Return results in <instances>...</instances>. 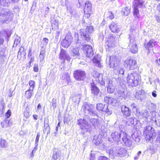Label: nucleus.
I'll return each mask as SVG.
<instances>
[{
    "mask_svg": "<svg viewBox=\"0 0 160 160\" xmlns=\"http://www.w3.org/2000/svg\"><path fill=\"white\" fill-rule=\"evenodd\" d=\"M93 28L92 26H87L85 30L80 29V34L85 42H91V39L90 34L93 31Z\"/></svg>",
    "mask_w": 160,
    "mask_h": 160,
    "instance_id": "obj_8",
    "label": "nucleus"
},
{
    "mask_svg": "<svg viewBox=\"0 0 160 160\" xmlns=\"http://www.w3.org/2000/svg\"><path fill=\"white\" fill-rule=\"evenodd\" d=\"M138 76L137 72H134L128 74L127 77L128 82L130 85L133 86H136L138 84Z\"/></svg>",
    "mask_w": 160,
    "mask_h": 160,
    "instance_id": "obj_9",
    "label": "nucleus"
},
{
    "mask_svg": "<svg viewBox=\"0 0 160 160\" xmlns=\"http://www.w3.org/2000/svg\"><path fill=\"white\" fill-rule=\"evenodd\" d=\"M96 108L99 112H104L108 115H110L112 113V109L109 108L107 104H103L101 103L97 104Z\"/></svg>",
    "mask_w": 160,
    "mask_h": 160,
    "instance_id": "obj_12",
    "label": "nucleus"
},
{
    "mask_svg": "<svg viewBox=\"0 0 160 160\" xmlns=\"http://www.w3.org/2000/svg\"><path fill=\"white\" fill-rule=\"evenodd\" d=\"M52 106L53 107V109L55 110L57 107V100L53 98L52 99Z\"/></svg>",
    "mask_w": 160,
    "mask_h": 160,
    "instance_id": "obj_51",
    "label": "nucleus"
},
{
    "mask_svg": "<svg viewBox=\"0 0 160 160\" xmlns=\"http://www.w3.org/2000/svg\"><path fill=\"white\" fill-rule=\"evenodd\" d=\"M125 132L122 131V130H120L119 132L115 131L112 132L111 135V137L112 139L111 140L112 141V140L118 143L120 141V140L122 139V136L123 133H124Z\"/></svg>",
    "mask_w": 160,
    "mask_h": 160,
    "instance_id": "obj_17",
    "label": "nucleus"
},
{
    "mask_svg": "<svg viewBox=\"0 0 160 160\" xmlns=\"http://www.w3.org/2000/svg\"><path fill=\"white\" fill-rule=\"evenodd\" d=\"M71 56L73 57H76L80 55L79 53V49L78 48H73L70 52Z\"/></svg>",
    "mask_w": 160,
    "mask_h": 160,
    "instance_id": "obj_34",
    "label": "nucleus"
},
{
    "mask_svg": "<svg viewBox=\"0 0 160 160\" xmlns=\"http://www.w3.org/2000/svg\"><path fill=\"white\" fill-rule=\"evenodd\" d=\"M85 4V7L84 9V12H91L92 5L91 2L88 1H87L85 3H83V4Z\"/></svg>",
    "mask_w": 160,
    "mask_h": 160,
    "instance_id": "obj_28",
    "label": "nucleus"
},
{
    "mask_svg": "<svg viewBox=\"0 0 160 160\" xmlns=\"http://www.w3.org/2000/svg\"><path fill=\"white\" fill-rule=\"evenodd\" d=\"M109 28L112 32L114 33H118L119 31L117 23L115 22H112L111 23L109 26Z\"/></svg>",
    "mask_w": 160,
    "mask_h": 160,
    "instance_id": "obj_29",
    "label": "nucleus"
},
{
    "mask_svg": "<svg viewBox=\"0 0 160 160\" xmlns=\"http://www.w3.org/2000/svg\"><path fill=\"white\" fill-rule=\"evenodd\" d=\"M145 1L144 0H133L132 2V7L133 9L134 16L138 18L140 17L138 8L143 7Z\"/></svg>",
    "mask_w": 160,
    "mask_h": 160,
    "instance_id": "obj_7",
    "label": "nucleus"
},
{
    "mask_svg": "<svg viewBox=\"0 0 160 160\" xmlns=\"http://www.w3.org/2000/svg\"><path fill=\"white\" fill-rule=\"evenodd\" d=\"M114 72L116 74L118 75L119 74L123 75L124 72V70L123 68H122L118 66L117 68H115L114 69Z\"/></svg>",
    "mask_w": 160,
    "mask_h": 160,
    "instance_id": "obj_36",
    "label": "nucleus"
},
{
    "mask_svg": "<svg viewBox=\"0 0 160 160\" xmlns=\"http://www.w3.org/2000/svg\"><path fill=\"white\" fill-rule=\"evenodd\" d=\"M0 4L2 6H7L8 3L6 2V0H0Z\"/></svg>",
    "mask_w": 160,
    "mask_h": 160,
    "instance_id": "obj_55",
    "label": "nucleus"
},
{
    "mask_svg": "<svg viewBox=\"0 0 160 160\" xmlns=\"http://www.w3.org/2000/svg\"><path fill=\"white\" fill-rule=\"evenodd\" d=\"M115 36L112 34L110 35L105 43L107 51L109 50V48L113 47L116 44Z\"/></svg>",
    "mask_w": 160,
    "mask_h": 160,
    "instance_id": "obj_11",
    "label": "nucleus"
},
{
    "mask_svg": "<svg viewBox=\"0 0 160 160\" xmlns=\"http://www.w3.org/2000/svg\"><path fill=\"white\" fill-rule=\"evenodd\" d=\"M130 7L126 6L123 8L121 11L122 13L124 15L128 16L130 12Z\"/></svg>",
    "mask_w": 160,
    "mask_h": 160,
    "instance_id": "obj_39",
    "label": "nucleus"
},
{
    "mask_svg": "<svg viewBox=\"0 0 160 160\" xmlns=\"http://www.w3.org/2000/svg\"><path fill=\"white\" fill-rule=\"evenodd\" d=\"M156 42L153 39H151L147 43H145L144 47L149 52H151L153 50V47L155 46Z\"/></svg>",
    "mask_w": 160,
    "mask_h": 160,
    "instance_id": "obj_22",
    "label": "nucleus"
},
{
    "mask_svg": "<svg viewBox=\"0 0 160 160\" xmlns=\"http://www.w3.org/2000/svg\"><path fill=\"white\" fill-rule=\"evenodd\" d=\"M127 152L124 148L120 147L111 148L107 150V152L109 156L115 159H116L117 157H125L126 155Z\"/></svg>",
    "mask_w": 160,
    "mask_h": 160,
    "instance_id": "obj_2",
    "label": "nucleus"
},
{
    "mask_svg": "<svg viewBox=\"0 0 160 160\" xmlns=\"http://www.w3.org/2000/svg\"><path fill=\"white\" fill-rule=\"evenodd\" d=\"M143 134L146 140L150 142L153 141L156 136L154 129L150 126H147L143 129Z\"/></svg>",
    "mask_w": 160,
    "mask_h": 160,
    "instance_id": "obj_5",
    "label": "nucleus"
},
{
    "mask_svg": "<svg viewBox=\"0 0 160 160\" xmlns=\"http://www.w3.org/2000/svg\"><path fill=\"white\" fill-rule=\"evenodd\" d=\"M62 155L61 152L58 149L54 148L52 151V159L54 160H56L60 159Z\"/></svg>",
    "mask_w": 160,
    "mask_h": 160,
    "instance_id": "obj_23",
    "label": "nucleus"
},
{
    "mask_svg": "<svg viewBox=\"0 0 160 160\" xmlns=\"http://www.w3.org/2000/svg\"><path fill=\"white\" fill-rule=\"evenodd\" d=\"M104 101L108 104H111L113 106L115 105L116 102V99L111 97H106L104 98Z\"/></svg>",
    "mask_w": 160,
    "mask_h": 160,
    "instance_id": "obj_27",
    "label": "nucleus"
},
{
    "mask_svg": "<svg viewBox=\"0 0 160 160\" xmlns=\"http://www.w3.org/2000/svg\"><path fill=\"white\" fill-rule=\"evenodd\" d=\"M87 120H88L92 125L95 128L96 127H98L100 126L99 122L95 118H90L89 117H85L83 119H80L77 122V124L80 125V128L85 132H89V129L91 127V125L89 123Z\"/></svg>",
    "mask_w": 160,
    "mask_h": 160,
    "instance_id": "obj_1",
    "label": "nucleus"
},
{
    "mask_svg": "<svg viewBox=\"0 0 160 160\" xmlns=\"http://www.w3.org/2000/svg\"><path fill=\"white\" fill-rule=\"evenodd\" d=\"M75 39L76 41L77 44L78 43L79 44V43H81L80 40L79 39V35L78 33H75Z\"/></svg>",
    "mask_w": 160,
    "mask_h": 160,
    "instance_id": "obj_56",
    "label": "nucleus"
},
{
    "mask_svg": "<svg viewBox=\"0 0 160 160\" xmlns=\"http://www.w3.org/2000/svg\"><path fill=\"white\" fill-rule=\"evenodd\" d=\"M105 18L106 17L109 19H112L114 18V15L112 12L108 11L107 12L105 13L104 14Z\"/></svg>",
    "mask_w": 160,
    "mask_h": 160,
    "instance_id": "obj_42",
    "label": "nucleus"
},
{
    "mask_svg": "<svg viewBox=\"0 0 160 160\" xmlns=\"http://www.w3.org/2000/svg\"><path fill=\"white\" fill-rule=\"evenodd\" d=\"M73 76L75 79L77 80H83L86 78V74L84 71L78 70L74 72Z\"/></svg>",
    "mask_w": 160,
    "mask_h": 160,
    "instance_id": "obj_16",
    "label": "nucleus"
},
{
    "mask_svg": "<svg viewBox=\"0 0 160 160\" xmlns=\"http://www.w3.org/2000/svg\"><path fill=\"white\" fill-rule=\"evenodd\" d=\"M122 140V143L125 146L130 148H133L134 147L132 144L133 141L132 140L131 137L128 136L126 132L123 133Z\"/></svg>",
    "mask_w": 160,
    "mask_h": 160,
    "instance_id": "obj_10",
    "label": "nucleus"
},
{
    "mask_svg": "<svg viewBox=\"0 0 160 160\" xmlns=\"http://www.w3.org/2000/svg\"><path fill=\"white\" fill-rule=\"evenodd\" d=\"M11 124L12 123L7 119H6L1 123V125L3 128H6L9 127Z\"/></svg>",
    "mask_w": 160,
    "mask_h": 160,
    "instance_id": "obj_35",
    "label": "nucleus"
},
{
    "mask_svg": "<svg viewBox=\"0 0 160 160\" xmlns=\"http://www.w3.org/2000/svg\"><path fill=\"white\" fill-rule=\"evenodd\" d=\"M61 79L63 81V82L65 84H68L70 81V76L68 73H63L61 78Z\"/></svg>",
    "mask_w": 160,
    "mask_h": 160,
    "instance_id": "obj_25",
    "label": "nucleus"
},
{
    "mask_svg": "<svg viewBox=\"0 0 160 160\" xmlns=\"http://www.w3.org/2000/svg\"><path fill=\"white\" fill-rule=\"evenodd\" d=\"M38 65L37 64H35L33 67V71L35 72H37L38 71Z\"/></svg>",
    "mask_w": 160,
    "mask_h": 160,
    "instance_id": "obj_64",
    "label": "nucleus"
},
{
    "mask_svg": "<svg viewBox=\"0 0 160 160\" xmlns=\"http://www.w3.org/2000/svg\"><path fill=\"white\" fill-rule=\"evenodd\" d=\"M115 95L116 98L122 99V98L124 96L125 94L124 92L119 90L117 93L115 94Z\"/></svg>",
    "mask_w": 160,
    "mask_h": 160,
    "instance_id": "obj_41",
    "label": "nucleus"
},
{
    "mask_svg": "<svg viewBox=\"0 0 160 160\" xmlns=\"http://www.w3.org/2000/svg\"><path fill=\"white\" fill-rule=\"evenodd\" d=\"M156 141L158 143H160V131H158V132Z\"/></svg>",
    "mask_w": 160,
    "mask_h": 160,
    "instance_id": "obj_62",
    "label": "nucleus"
},
{
    "mask_svg": "<svg viewBox=\"0 0 160 160\" xmlns=\"http://www.w3.org/2000/svg\"><path fill=\"white\" fill-rule=\"evenodd\" d=\"M82 50L84 55L88 58H91L93 55L92 48L90 46L84 45L83 46Z\"/></svg>",
    "mask_w": 160,
    "mask_h": 160,
    "instance_id": "obj_19",
    "label": "nucleus"
},
{
    "mask_svg": "<svg viewBox=\"0 0 160 160\" xmlns=\"http://www.w3.org/2000/svg\"><path fill=\"white\" fill-rule=\"evenodd\" d=\"M40 54L45 55L46 48L43 47H41Z\"/></svg>",
    "mask_w": 160,
    "mask_h": 160,
    "instance_id": "obj_58",
    "label": "nucleus"
},
{
    "mask_svg": "<svg viewBox=\"0 0 160 160\" xmlns=\"http://www.w3.org/2000/svg\"><path fill=\"white\" fill-rule=\"evenodd\" d=\"M0 145L1 147L5 148L7 147L8 143L4 139H1L0 141Z\"/></svg>",
    "mask_w": 160,
    "mask_h": 160,
    "instance_id": "obj_49",
    "label": "nucleus"
},
{
    "mask_svg": "<svg viewBox=\"0 0 160 160\" xmlns=\"http://www.w3.org/2000/svg\"><path fill=\"white\" fill-rule=\"evenodd\" d=\"M121 110L123 116L124 117H128L131 115V110L126 106L122 105V106Z\"/></svg>",
    "mask_w": 160,
    "mask_h": 160,
    "instance_id": "obj_24",
    "label": "nucleus"
},
{
    "mask_svg": "<svg viewBox=\"0 0 160 160\" xmlns=\"http://www.w3.org/2000/svg\"><path fill=\"white\" fill-rule=\"evenodd\" d=\"M11 115V112L10 110H8L6 113L5 117L7 118H9Z\"/></svg>",
    "mask_w": 160,
    "mask_h": 160,
    "instance_id": "obj_59",
    "label": "nucleus"
},
{
    "mask_svg": "<svg viewBox=\"0 0 160 160\" xmlns=\"http://www.w3.org/2000/svg\"><path fill=\"white\" fill-rule=\"evenodd\" d=\"M59 58L62 61L63 63L64 62L65 60L69 61L70 59L68 52L62 48L61 49Z\"/></svg>",
    "mask_w": 160,
    "mask_h": 160,
    "instance_id": "obj_20",
    "label": "nucleus"
},
{
    "mask_svg": "<svg viewBox=\"0 0 160 160\" xmlns=\"http://www.w3.org/2000/svg\"><path fill=\"white\" fill-rule=\"evenodd\" d=\"M157 125L158 126H160V117H158L157 119H156L155 120Z\"/></svg>",
    "mask_w": 160,
    "mask_h": 160,
    "instance_id": "obj_63",
    "label": "nucleus"
},
{
    "mask_svg": "<svg viewBox=\"0 0 160 160\" xmlns=\"http://www.w3.org/2000/svg\"><path fill=\"white\" fill-rule=\"evenodd\" d=\"M132 139L135 141L136 142H139L141 136L140 135V134L139 132L137 131H136L132 134Z\"/></svg>",
    "mask_w": 160,
    "mask_h": 160,
    "instance_id": "obj_31",
    "label": "nucleus"
},
{
    "mask_svg": "<svg viewBox=\"0 0 160 160\" xmlns=\"http://www.w3.org/2000/svg\"><path fill=\"white\" fill-rule=\"evenodd\" d=\"M82 108H83L84 112L86 116H98V112L95 110L94 106L92 105L85 102L83 104Z\"/></svg>",
    "mask_w": 160,
    "mask_h": 160,
    "instance_id": "obj_6",
    "label": "nucleus"
},
{
    "mask_svg": "<svg viewBox=\"0 0 160 160\" xmlns=\"http://www.w3.org/2000/svg\"><path fill=\"white\" fill-rule=\"evenodd\" d=\"M6 52L5 48H0V58H3L6 57Z\"/></svg>",
    "mask_w": 160,
    "mask_h": 160,
    "instance_id": "obj_44",
    "label": "nucleus"
},
{
    "mask_svg": "<svg viewBox=\"0 0 160 160\" xmlns=\"http://www.w3.org/2000/svg\"><path fill=\"white\" fill-rule=\"evenodd\" d=\"M110 67L111 68H117L120 64V59L115 56H113L108 58Z\"/></svg>",
    "mask_w": 160,
    "mask_h": 160,
    "instance_id": "obj_14",
    "label": "nucleus"
},
{
    "mask_svg": "<svg viewBox=\"0 0 160 160\" xmlns=\"http://www.w3.org/2000/svg\"><path fill=\"white\" fill-rule=\"evenodd\" d=\"M131 107L132 109L136 112L137 113L139 112V110L137 108V106L135 103H133L131 105Z\"/></svg>",
    "mask_w": 160,
    "mask_h": 160,
    "instance_id": "obj_53",
    "label": "nucleus"
},
{
    "mask_svg": "<svg viewBox=\"0 0 160 160\" xmlns=\"http://www.w3.org/2000/svg\"><path fill=\"white\" fill-rule=\"evenodd\" d=\"M81 99V95L80 94H78L77 96L73 97L72 101L75 103H78L80 102Z\"/></svg>",
    "mask_w": 160,
    "mask_h": 160,
    "instance_id": "obj_45",
    "label": "nucleus"
},
{
    "mask_svg": "<svg viewBox=\"0 0 160 160\" xmlns=\"http://www.w3.org/2000/svg\"><path fill=\"white\" fill-rule=\"evenodd\" d=\"M90 86L92 93L93 94L94 98H98L100 97L102 93L96 84L93 82L91 83Z\"/></svg>",
    "mask_w": 160,
    "mask_h": 160,
    "instance_id": "obj_15",
    "label": "nucleus"
},
{
    "mask_svg": "<svg viewBox=\"0 0 160 160\" xmlns=\"http://www.w3.org/2000/svg\"><path fill=\"white\" fill-rule=\"evenodd\" d=\"M127 122L129 123V125H132L134 124V119L133 118H131L128 120Z\"/></svg>",
    "mask_w": 160,
    "mask_h": 160,
    "instance_id": "obj_57",
    "label": "nucleus"
},
{
    "mask_svg": "<svg viewBox=\"0 0 160 160\" xmlns=\"http://www.w3.org/2000/svg\"><path fill=\"white\" fill-rule=\"evenodd\" d=\"M52 29L54 30L58 29V21L54 19L51 21Z\"/></svg>",
    "mask_w": 160,
    "mask_h": 160,
    "instance_id": "obj_38",
    "label": "nucleus"
},
{
    "mask_svg": "<svg viewBox=\"0 0 160 160\" xmlns=\"http://www.w3.org/2000/svg\"><path fill=\"white\" fill-rule=\"evenodd\" d=\"M48 39L47 38H44L42 40L41 44V47L46 48L48 42Z\"/></svg>",
    "mask_w": 160,
    "mask_h": 160,
    "instance_id": "obj_46",
    "label": "nucleus"
},
{
    "mask_svg": "<svg viewBox=\"0 0 160 160\" xmlns=\"http://www.w3.org/2000/svg\"><path fill=\"white\" fill-rule=\"evenodd\" d=\"M106 82L108 84L107 88L108 92L109 93H113L115 90V86L114 85L113 82L112 80L108 79L106 80Z\"/></svg>",
    "mask_w": 160,
    "mask_h": 160,
    "instance_id": "obj_21",
    "label": "nucleus"
},
{
    "mask_svg": "<svg viewBox=\"0 0 160 160\" xmlns=\"http://www.w3.org/2000/svg\"><path fill=\"white\" fill-rule=\"evenodd\" d=\"M30 86L29 89L33 92L35 87V82L33 80H30L29 82Z\"/></svg>",
    "mask_w": 160,
    "mask_h": 160,
    "instance_id": "obj_47",
    "label": "nucleus"
},
{
    "mask_svg": "<svg viewBox=\"0 0 160 160\" xmlns=\"http://www.w3.org/2000/svg\"><path fill=\"white\" fill-rule=\"evenodd\" d=\"M142 117L145 120L148 122H150L153 118L150 115L149 113L146 111H145L142 114Z\"/></svg>",
    "mask_w": 160,
    "mask_h": 160,
    "instance_id": "obj_30",
    "label": "nucleus"
},
{
    "mask_svg": "<svg viewBox=\"0 0 160 160\" xmlns=\"http://www.w3.org/2000/svg\"><path fill=\"white\" fill-rule=\"evenodd\" d=\"M23 114L24 116L27 118H28L30 116V112H29L27 110L24 111Z\"/></svg>",
    "mask_w": 160,
    "mask_h": 160,
    "instance_id": "obj_60",
    "label": "nucleus"
},
{
    "mask_svg": "<svg viewBox=\"0 0 160 160\" xmlns=\"http://www.w3.org/2000/svg\"><path fill=\"white\" fill-rule=\"evenodd\" d=\"M11 35L10 32L8 29L2 30L0 32V36L2 37H5L8 39L10 37Z\"/></svg>",
    "mask_w": 160,
    "mask_h": 160,
    "instance_id": "obj_26",
    "label": "nucleus"
},
{
    "mask_svg": "<svg viewBox=\"0 0 160 160\" xmlns=\"http://www.w3.org/2000/svg\"><path fill=\"white\" fill-rule=\"evenodd\" d=\"M67 8L68 12L72 16L76 14V11L71 6L67 7Z\"/></svg>",
    "mask_w": 160,
    "mask_h": 160,
    "instance_id": "obj_43",
    "label": "nucleus"
},
{
    "mask_svg": "<svg viewBox=\"0 0 160 160\" xmlns=\"http://www.w3.org/2000/svg\"><path fill=\"white\" fill-rule=\"evenodd\" d=\"M50 128L49 127V124L48 123H46L45 120L44 121V128L43 130L44 133H47L48 134L50 133Z\"/></svg>",
    "mask_w": 160,
    "mask_h": 160,
    "instance_id": "obj_37",
    "label": "nucleus"
},
{
    "mask_svg": "<svg viewBox=\"0 0 160 160\" xmlns=\"http://www.w3.org/2000/svg\"><path fill=\"white\" fill-rule=\"evenodd\" d=\"M145 92L143 90H141L138 91L136 93L135 97L137 99L142 100L143 98V95Z\"/></svg>",
    "mask_w": 160,
    "mask_h": 160,
    "instance_id": "obj_32",
    "label": "nucleus"
},
{
    "mask_svg": "<svg viewBox=\"0 0 160 160\" xmlns=\"http://www.w3.org/2000/svg\"><path fill=\"white\" fill-rule=\"evenodd\" d=\"M93 62L95 64V65L98 67H101V64L100 62L95 58H93Z\"/></svg>",
    "mask_w": 160,
    "mask_h": 160,
    "instance_id": "obj_52",
    "label": "nucleus"
},
{
    "mask_svg": "<svg viewBox=\"0 0 160 160\" xmlns=\"http://www.w3.org/2000/svg\"><path fill=\"white\" fill-rule=\"evenodd\" d=\"M13 14L9 9L3 8L0 9V22L2 24L8 23L13 19Z\"/></svg>",
    "mask_w": 160,
    "mask_h": 160,
    "instance_id": "obj_3",
    "label": "nucleus"
},
{
    "mask_svg": "<svg viewBox=\"0 0 160 160\" xmlns=\"http://www.w3.org/2000/svg\"><path fill=\"white\" fill-rule=\"evenodd\" d=\"M136 33L135 29H132V32H130L129 34L128 39H129V47L130 51L133 53H136L138 51V48L136 44Z\"/></svg>",
    "mask_w": 160,
    "mask_h": 160,
    "instance_id": "obj_4",
    "label": "nucleus"
},
{
    "mask_svg": "<svg viewBox=\"0 0 160 160\" xmlns=\"http://www.w3.org/2000/svg\"><path fill=\"white\" fill-rule=\"evenodd\" d=\"M73 40V38L71 33H68L66 36L65 38L61 42V44L64 48H68L71 44Z\"/></svg>",
    "mask_w": 160,
    "mask_h": 160,
    "instance_id": "obj_13",
    "label": "nucleus"
},
{
    "mask_svg": "<svg viewBox=\"0 0 160 160\" xmlns=\"http://www.w3.org/2000/svg\"><path fill=\"white\" fill-rule=\"evenodd\" d=\"M101 140L100 137H99L97 136H94L92 140L93 142L97 145H98L101 142Z\"/></svg>",
    "mask_w": 160,
    "mask_h": 160,
    "instance_id": "obj_40",
    "label": "nucleus"
},
{
    "mask_svg": "<svg viewBox=\"0 0 160 160\" xmlns=\"http://www.w3.org/2000/svg\"><path fill=\"white\" fill-rule=\"evenodd\" d=\"M146 108L148 109L150 111L153 112L156 109V105L153 103L149 102L147 103Z\"/></svg>",
    "mask_w": 160,
    "mask_h": 160,
    "instance_id": "obj_33",
    "label": "nucleus"
},
{
    "mask_svg": "<svg viewBox=\"0 0 160 160\" xmlns=\"http://www.w3.org/2000/svg\"><path fill=\"white\" fill-rule=\"evenodd\" d=\"M105 34V31H102L99 33V39L100 41H102L104 38V34Z\"/></svg>",
    "mask_w": 160,
    "mask_h": 160,
    "instance_id": "obj_50",
    "label": "nucleus"
},
{
    "mask_svg": "<svg viewBox=\"0 0 160 160\" xmlns=\"http://www.w3.org/2000/svg\"><path fill=\"white\" fill-rule=\"evenodd\" d=\"M100 74L94 70L92 73V75L95 78H98L100 76Z\"/></svg>",
    "mask_w": 160,
    "mask_h": 160,
    "instance_id": "obj_54",
    "label": "nucleus"
},
{
    "mask_svg": "<svg viewBox=\"0 0 160 160\" xmlns=\"http://www.w3.org/2000/svg\"><path fill=\"white\" fill-rule=\"evenodd\" d=\"M40 136V134L39 133H38L36 140H35V144H36L37 145H38V142L39 141V137Z\"/></svg>",
    "mask_w": 160,
    "mask_h": 160,
    "instance_id": "obj_61",
    "label": "nucleus"
},
{
    "mask_svg": "<svg viewBox=\"0 0 160 160\" xmlns=\"http://www.w3.org/2000/svg\"><path fill=\"white\" fill-rule=\"evenodd\" d=\"M124 65L128 69L133 70L137 67V62L134 59H127L124 62Z\"/></svg>",
    "mask_w": 160,
    "mask_h": 160,
    "instance_id": "obj_18",
    "label": "nucleus"
},
{
    "mask_svg": "<svg viewBox=\"0 0 160 160\" xmlns=\"http://www.w3.org/2000/svg\"><path fill=\"white\" fill-rule=\"evenodd\" d=\"M33 92L31 91V90H29L28 89L25 92V97L28 99H29L32 95Z\"/></svg>",
    "mask_w": 160,
    "mask_h": 160,
    "instance_id": "obj_48",
    "label": "nucleus"
}]
</instances>
